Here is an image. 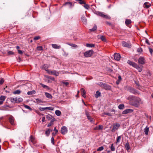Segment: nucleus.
Here are the masks:
<instances>
[{"mask_svg": "<svg viewBox=\"0 0 153 153\" xmlns=\"http://www.w3.org/2000/svg\"><path fill=\"white\" fill-rule=\"evenodd\" d=\"M121 138V136H119L118 137H117V139L116 143H118L119 142Z\"/></svg>", "mask_w": 153, "mask_h": 153, "instance_id": "43", "label": "nucleus"}, {"mask_svg": "<svg viewBox=\"0 0 153 153\" xmlns=\"http://www.w3.org/2000/svg\"><path fill=\"white\" fill-rule=\"evenodd\" d=\"M86 46L87 47H94L95 45L93 44L87 43L86 44Z\"/></svg>", "mask_w": 153, "mask_h": 153, "instance_id": "30", "label": "nucleus"}, {"mask_svg": "<svg viewBox=\"0 0 153 153\" xmlns=\"http://www.w3.org/2000/svg\"><path fill=\"white\" fill-rule=\"evenodd\" d=\"M104 149V148L103 146H101L98 148L97 150L98 151H101L102 150Z\"/></svg>", "mask_w": 153, "mask_h": 153, "instance_id": "49", "label": "nucleus"}, {"mask_svg": "<svg viewBox=\"0 0 153 153\" xmlns=\"http://www.w3.org/2000/svg\"><path fill=\"white\" fill-rule=\"evenodd\" d=\"M104 114L110 116H112V115L109 113H104Z\"/></svg>", "mask_w": 153, "mask_h": 153, "instance_id": "61", "label": "nucleus"}, {"mask_svg": "<svg viewBox=\"0 0 153 153\" xmlns=\"http://www.w3.org/2000/svg\"><path fill=\"white\" fill-rule=\"evenodd\" d=\"M85 114L87 118L91 116L90 115L89 112H88L86 110H85Z\"/></svg>", "mask_w": 153, "mask_h": 153, "instance_id": "44", "label": "nucleus"}, {"mask_svg": "<svg viewBox=\"0 0 153 153\" xmlns=\"http://www.w3.org/2000/svg\"><path fill=\"white\" fill-rule=\"evenodd\" d=\"M98 38H100L101 40L103 41H105L106 39L105 36H102L101 35L98 36Z\"/></svg>", "mask_w": 153, "mask_h": 153, "instance_id": "19", "label": "nucleus"}, {"mask_svg": "<svg viewBox=\"0 0 153 153\" xmlns=\"http://www.w3.org/2000/svg\"><path fill=\"white\" fill-rule=\"evenodd\" d=\"M40 38V37L39 36H35V37L34 38H33V39L34 40H38Z\"/></svg>", "mask_w": 153, "mask_h": 153, "instance_id": "54", "label": "nucleus"}, {"mask_svg": "<svg viewBox=\"0 0 153 153\" xmlns=\"http://www.w3.org/2000/svg\"><path fill=\"white\" fill-rule=\"evenodd\" d=\"M52 131V130L50 129H48V130L46 131L45 134L47 135L48 136L50 134L51 131Z\"/></svg>", "mask_w": 153, "mask_h": 153, "instance_id": "31", "label": "nucleus"}, {"mask_svg": "<svg viewBox=\"0 0 153 153\" xmlns=\"http://www.w3.org/2000/svg\"><path fill=\"white\" fill-rule=\"evenodd\" d=\"M56 114L58 116H60L61 114V112L58 110H56L55 111Z\"/></svg>", "mask_w": 153, "mask_h": 153, "instance_id": "29", "label": "nucleus"}, {"mask_svg": "<svg viewBox=\"0 0 153 153\" xmlns=\"http://www.w3.org/2000/svg\"><path fill=\"white\" fill-rule=\"evenodd\" d=\"M97 28V25H94L93 27L91 29H90V30L91 32L94 31L95 30H96Z\"/></svg>", "mask_w": 153, "mask_h": 153, "instance_id": "32", "label": "nucleus"}, {"mask_svg": "<svg viewBox=\"0 0 153 153\" xmlns=\"http://www.w3.org/2000/svg\"><path fill=\"white\" fill-rule=\"evenodd\" d=\"M52 47L55 49H59L61 48L60 45H59L56 44H52Z\"/></svg>", "mask_w": 153, "mask_h": 153, "instance_id": "16", "label": "nucleus"}, {"mask_svg": "<svg viewBox=\"0 0 153 153\" xmlns=\"http://www.w3.org/2000/svg\"><path fill=\"white\" fill-rule=\"evenodd\" d=\"M18 53L20 54H22L23 53L22 51L20 50H18Z\"/></svg>", "mask_w": 153, "mask_h": 153, "instance_id": "64", "label": "nucleus"}, {"mask_svg": "<svg viewBox=\"0 0 153 153\" xmlns=\"http://www.w3.org/2000/svg\"><path fill=\"white\" fill-rule=\"evenodd\" d=\"M24 107L27 109H29L30 111H31L32 110V108L29 106L27 105H24Z\"/></svg>", "mask_w": 153, "mask_h": 153, "instance_id": "45", "label": "nucleus"}, {"mask_svg": "<svg viewBox=\"0 0 153 153\" xmlns=\"http://www.w3.org/2000/svg\"><path fill=\"white\" fill-rule=\"evenodd\" d=\"M135 97H136L134 96L130 95L129 96L127 99L129 101H131V102L133 101Z\"/></svg>", "mask_w": 153, "mask_h": 153, "instance_id": "15", "label": "nucleus"}, {"mask_svg": "<svg viewBox=\"0 0 153 153\" xmlns=\"http://www.w3.org/2000/svg\"><path fill=\"white\" fill-rule=\"evenodd\" d=\"M54 121V120H52L51 121V122H50L49 124L48 125V127H49L51 126L53 124V122Z\"/></svg>", "mask_w": 153, "mask_h": 153, "instance_id": "46", "label": "nucleus"}, {"mask_svg": "<svg viewBox=\"0 0 153 153\" xmlns=\"http://www.w3.org/2000/svg\"><path fill=\"white\" fill-rule=\"evenodd\" d=\"M63 5H68L70 7H71L73 6L72 3L70 2H66Z\"/></svg>", "mask_w": 153, "mask_h": 153, "instance_id": "20", "label": "nucleus"}, {"mask_svg": "<svg viewBox=\"0 0 153 153\" xmlns=\"http://www.w3.org/2000/svg\"><path fill=\"white\" fill-rule=\"evenodd\" d=\"M95 14L98 16L106 19H110L111 18V17L109 16L105 15V13L103 12L97 11L96 12Z\"/></svg>", "mask_w": 153, "mask_h": 153, "instance_id": "4", "label": "nucleus"}, {"mask_svg": "<svg viewBox=\"0 0 153 153\" xmlns=\"http://www.w3.org/2000/svg\"><path fill=\"white\" fill-rule=\"evenodd\" d=\"M120 125L119 123H114L113 125V127L111 131L112 132L115 131L120 127Z\"/></svg>", "mask_w": 153, "mask_h": 153, "instance_id": "6", "label": "nucleus"}, {"mask_svg": "<svg viewBox=\"0 0 153 153\" xmlns=\"http://www.w3.org/2000/svg\"><path fill=\"white\" fill-rule=\"evenodd\" d=\"M16 99L17 101L16 102V103L20 102H22V101H23L22 98L20 97H19V98L17 97Z\"/></svg>", "mask_w": 153, "mask_h": 153, "instance_id": "35", "label": "nucleus"}, {"mask_svg": "<svg viewBox=\"0 0 153 153\" xmlns=\"http://www.w3.org/2000/svg\"><path fill=\"white\" fill-rule=\"evenodd\" d=\"M146 61L144 57H140L138 59V62L140 64L143 65L146 63Z\"/></svg>", "mask_w": 153, "mask_h": 153, "instance_id": "7", "label": "nucleus"}, {"mask_svg": "<svg viewBox=\"0 0 153 153\" xmlns=\"http://www.w3.org/2000/svg\"><path fill=\"white\" fill-rule=\"evenodd\" d=\"M51 73L52 74L56 76H58L59 74V72L58 71H51Z\"/></svg>", "mask_w": 153, "mask_h": 153, "instance_id": "24", "label": "nucleus"}, {"mask_svg": "<svg viewBox=\"0 0 153 153\" xmlns=\"http://www.w3.org/2000/svg\"><path fill=\"white\" fill-rule=\"evenodd\" d=\"M36 93V91L35 90H33L31 91H28L27 93V94L28 95H31L33 94H34Z\"/></svg>", "mask_w": 153, "mask_h": 153, "instance_id": "27", "label": "nucleus"}, {"mask_svg": "<svg viewBox=\"0 0 153 153\" xmlns=\"http://www.w3.org/2000/svg\"><path fill=\"white\" fill-rule=\"evenodd\" d=\"M94 51L92 50H91L85 52L84 53V55L86 57H90L92 55Z\"/></svg>", "mask_w": 153, "mask_h": 153, "instance_id": "5", "label": "nucleus"}, {"mask_svg": "<svg viewBox=\"0 0 153 153\" xmlns=\"http://www.w3.org/2000/svg\"><path fill=\"white\" fill-rule=\"evenodd\" d=\"M125 107L124 105L123 104H120L118 106V108L120 109H123Z\"/></svg>", "mask_w": 153, "mask_h": 153, "instance_id": "34", "label": "nucleus"}, {"mask_svg": "<svg viewBox=\"0 0 153 153\" xmlns=\"http://www.w3.org/2000/svg\"><path fill=\"white\" fill-rule=\"evenodd\" d=\"M67 128L65 126H63L62 128L61 133L62 134H65L67 132Z\"/></svg>", "mask_w": 153, "mask_h": 153, "instance_id": "9", "label": "nucleus"}, {"mask_svg": "<svg viewBox=\"0 0 153 153\" xmlns=\"http://www.w3.org/2000/svg\"><path fill=\"white\" fill-rule=\"evenodd\" d=\"M40 85L42 86L44 88L46 89L47 90L50 89V88L48 86L45 85L43 84L40 83Z\"/></svg>", "mask_w": 153, "mask_h": 153, "instance_id": "26", "label": "nucleus"}, {"mask_svg": "<svg viewBox=\"0 0 153 153\" xmlns=\"http://www.w3.org/2000/svg\"><path fill=\"white\" fill-rule=\"evenodd\" d=\"M29 142H31L33 144H35L36 142V140L35 138L33 136H31L30 137Z\"/></svg>", "mask_w": 153, "mask_h": 153, "instance_id": "11", "label": "nucleus"}, {"mask_svg": "<svg viewBox=\"0 0 153 153\" xmlns=\"http://www.w3.org/2000/svg\"><path fill=\"white\" fill-rule=\"evenodd\" d=\"M50 67V66L47 64H45L44 65V68L45 70L48 71V68Z\"/></svg>", "mask_w": 153, "mask_h": 153, "instance_id": "38", "label": "nucleus"}, {"mask_svg": "<svg viewBox=\"0 0 153 153\" xmlns=\"http://www.w3.org/2000/svg\"><path fill=\"white\" fill-rule=\"evenodd\" d=\"M133 110L130 109H126L122 112V114H126L129 113H131L133 111Z\"/></svg>", "mask_w": 153, "mask_h": 153, "instance_id": "10", "label": "nucleus"}, {"mask_svg": "<svg viewBox=\"0 0 153 153\" xmlns=\"http://www.w3.org/2000/svg\"><path fill=\"white\" fill-rule=\"evenodd\" d=\"M45 108L46 110H48L51 111H53L54 109V108L51 107H46Z\"/></svg>", "mask_w": 153, "mask_h": 153, "instance_id": "39", "label": "nucleus"}, {"mask_svg": "<svg viewBox=\"0 0 153 153\" xmlns=\"http://www.w3.org/2000/svg\"><path fill=\"white\" fill-rule=\"evenodd\" d=\"M98 130H101L103 129V126L102 125H99L98 127Z\"/></svg>", "mask_w": 153, "mask_h": 153, "instance_id": "52", "label": "nucleus"}, {"mask_svg": "<svg viewBox=\"0 0 153 153\" xmlns=\"http://www.w3.org/2000/svg\"><path fill=\"white\" fill-rule=\"evenodd\" d=\"M4 82V79L2 78H0V84H2Z\"/></svg>", "mask_w": 153, "mask_h": 153, "instance_id": "53", "label": "nucleus"}, {"mask_svg": "<svg viewBox=\"0 0 153 153\" xmlns=\"http://www.w3.org/2000/svg\"><path fill=\"white\" fill-rule=\"evenodd\" d=\"M114 58L115 60L119 61L120 59L121 56L119 53H115L114 54Z\"/></svg>", "mask_w": 153, "mask_h": 153, "instance_id": "8", "label": "nucleus"}, {"mask_svg": "<svg viewBox=\"0 0 153 153\" xmlns=\"http://www.w3.org/2000/svg\"><path fill=\"white\" fill-rule=\"evenodd\" d=\"M137 51L140 52H142V49L140 48H139L137 49Z\"/></svg>", "mask_w": 153, "mask_h": 153, "instance_id": "63", "label": "nucleus"}, {"mask_svg": "<svg viewBox=\"0 0 153 153\" xmlns=\"http://www.w3.org/2000/svg\"><path fill=\"white\" fill-rule=\"evenodd\" d=\"M98 85L102 88L106 90H110L111 89V87L107 84L102 82L98 83Z\"/></svg>", "mask_w": 153, "mask_h": 153, "instance_id": "3", "label": "nucleus"}, {"mask_svg": "<svg viewBox=\"0 0 153 153\" xmlns=\"http://www.w3.org/2000/svg\"><path fill=\"white\" fill-rule=\"evenodd\" d=\"M81 20L84 24H86L87 23V19L84 16H82L81 18Z\"/></svg>", "mask_w": 153, "mask_h": 153, "instance_id": "22", "label": "nucleus"}, {"mask_svg": "<svg viewBox=\"0 0 153 153\" xmlns=\"http://www.w3.org/2000/svg\"><path fill=\"white\" fill-rule=\"evenodd\" d=\"M84 7L87 9H88L89 8V6L88 4H86V3L85 4L83 5Z\"/></svg>", "mask_w": 153, "mask_h": 153, "instance_id": "42", "label": "nucleus"}, {"mask_svg": "<svg viewBox=\"0 0 153 153\" xmlns=\"http://www.w3.org/2000/svg\"><path fill=\"white\" fill-rule=\"evenodd\" d=\"M149 131V128L146 126L144 129V132L146 135H147Z\"/></svg>", "mask_w": 153, "mask_h": 153, "instance_id": "18", "label": "nucleus"}, {"mask_svg": "<svg viewBox=\"0 0 153 153\" xmlns=\"http://www.w3.org/2000/svg\"><path fill=\"white\" fill-rule=\"evenodd\" d=\"M110 149L111 151H114L115 150V148L113 144H112L110 147Z\"/></svg>", "mask_w": 153, "mask_h": 153, "instance_id": "41", "label": "nucleus"}, {"mask_svg": "<svg viewBox=\"0 0 153 153\" xmlns=\"http://www.w3.org/2000/svg\"><path fill=\"white\" fill-rule=\"evenodd\" d=\"M9 120L10 123L12 125H13L14 124V118L13 116H11L10 117Z\"/></svg>", "mask_w": 153, "mask_h": 153, "instance_id": "12", "label": "nucleus"}, {"mask_svg": "<svg viewBox=\"0 0 153 153\" xmlns=\"http://www.w3.org/2000/svg\"><path fill=\"white\" fill-rule=\"evenodd\" d=\"M128 91L130 92L133 94H135L136 92V91L135 89L132 88H130L128 89Z\"/></svg>", "mask_w": 153, "mask_h": 153, "instance_id": "25", "label": "nucleus"}, {"mask_svg": "<svg viewBox=\"0 0 153 153\" xmlns=\"http://www.w3.org/2000/svg\"><path fill=\"white\" fill-rule=\"evenodd\" d=\"M88 120H89L91 123H93L94 121L93 120V119L91 117H88L87 118Z\"/></svg>", "mask_w": 153, "mask_h": 153, "instance_id": "47", "label": "nucleus"}, {"mask_svg": "<svg viewBox=\"0 0 153 153\" xmlns=\"http://www.w3.org/2000/svg\"><path fill=\"white\" fill-rule=\"evenodd\" d=\"M7 54L8 55H11L13 54L14 53L12 51H10L8 52Z\"/></svg>", "mask_w": 153, "mask_h": 153, "instance_id": "50", "label": "nucleus"}, {"mask_svg": "<svg viewBox=\"0 0 153 153\" xmlns=\"http://www.w3.org/2000/svg\"><path fill=\"white\" fill-rule=\"evenodd\" d=\"M143 102V101L140 98L135 97L133 101L131 102V104L135 107H138L140 104H142Z\"/></svg>", "mask_w": 153, "mask_h": 153, "instance_id": "1", "label": "nucleus"}, {"mask_svg": "<svg viewBox=\"0 0 153 153\" xmlns=\"http://www.w3.org/2000/svg\"><path fill=\"white\" fill-rule=\"evenodd\" d=\"M81 94L82 96V97H84V98H85L86 96V91L83 88H82L81 89Z\"/></svg>", "mask_w": 153, "mask_h": 153, "instance_id": "14", "label": "nucleus"}, {"mask_svg": "<svg viewBox=\"0 0 153 153\" xmlns=\"http://www.w3.org/2000/svg\"><path fill=\"white\" fill-rule=\"evenodd\" d=\"M45 95L46 97L48 98L52 99V95L49 93L47 92L45 93Z\"/></svg>", "mask_w": 153, "mask_h": 153, "instance_id": "23", "label": "nucleus"}, {"mask_svg": "<svg viewBox=\"0 0 153 153\" xmlns=\"http://www.w3.org/2000/svg\"><path fill=\"white\" fill-rule=\"evenodd\" d=\"M125 146V147L126 149L127 150H128L130 148L128 142H127L126 143Z\"/></svg>", "mask_w": 153, "mask_h": 153, "instance_id": "37", "label": "nucleus"}, {"mask_svg": "<svg viewBox=\"0 0 153 153\" xmlns=\"http://www.w3.org/2000/svg\"><path fill=\"white\" fill-rule=\"evenodd\" d=\"M149 52L150 53L151 55H152V54L153 52V51L152 49L151 48H149Z\"/></svg>", "mask_w": 153, "mask_h": 153, "instance_id": "58", "label": "nucleus"}, {"mask_svg": "<svg viewBox=\"0 0 153 153\" xmlns=\"http://www.w3.org/2000/svg\"><path fill=\"white\" fill-rule=\"evenodd\" d=\"M21 92V91L19 90H16V91H13V93L14 94H20Z\"/></svg>", "mask_w": 153, "mask_h": 153, "instance_id": "28", "label": "nucleus"}, {"mask_svg": "<svg viewBox=\"0 0 153 153\" xmlns=\"http://www.w3.org/2000/svg\"><path fill=\"white\" fill-rule=\"evenodd\" d=\"M62 83L65 85L66 86H67L69 85V83L67 82H62Z\"/></svg>", "mask_w": 153, "mask_h": 153, "instance_id": "57", "label": "nucleus"}, {"mask_svg": "<svg viewBox=\"0 0 153 153\" xmlns=\"http://www.w3.org/2000/svg\"><path fill=\"white\" fill-rule=\"evenodd\" d=\"M122 45L125 47H127L128 48H131V46L130 44L125 42H122Z\"/></svg>", "mask_w": 153, "mask_h": 153, "instance_id": "13", "label": "nucleus"}, {"mask_svg": "<svg viewBox=\"0 0 153 153\" xmlns=\"http://www.w3.org/2000/svg\"><path fill=\"white\" fill-rule=\"evenodd\" d=\"M145 42L146 43H147L148 45H150L149 42V40H148V39H146V41H145Z\"/></svg>", "mask_w": 153, "mask_h": 153, "instance_id": "56", "label": "nucleus"}, {"mask_svg": "<svg viewBox=\"0 0 153 153\" xmlns=\"http://www.w3.org/2000/svg\"><path fill=\"white\" fill-rule=\"evenodd\" d=\"M51 143L53 144H54V139L53 137L51 138Z\"/></svg>", "mask_w": 153, "mask_h": 153, "instance_id": "55", "label": "nucleus"}, {"mask_svg": "<svg viewBox=\"0 0 153 153\" xmlns=\"http://www.w3.org/2000/svg\"><path fill=\"white\" fill-rule=\"evenodd\" d=\"M5 98H6L4 96H1L0 97V100L1 101H2V102H3L5 100Z\"/></svg>", "mask_w": 153, "mask_h": 153, "instance_id": "40", "label": "nucleus"}, {"mask_svg": "<svg viewBox=\"0 0 153 153\" xmlns=\"http://www.w3.org/2000/svg\"><path fill=\"white\" fill-rule=\"evenodd\" d=\"M131 23V21L130 19H127L125 21V24L126 25H128Z\"/></svg>", "mask_w": 153, "mask_h": 153, "instance_id": "36", "label": "nucleus"}, {"mask_svg": "<svg viewBox=\"0 0 153 153\" xmlns=\"http://www.w3.org/2000/svg\"><path fill=\"white\" fill-rule=\"evenodd\" d=\"M79 3L81 4H84L85 3V2L84 1H82V0L79 2Z\"/></svg>", "mask_w": 153, "mask_h": 153, "instance_id": "59", "label": "nucleus"}, {"mask_svg": "<svg viewBox=\"0 0 153 153\" xmlns=\"http://www.w3.org/2000/svg\"><path fill=\"white\" fill-rule=\"evenodd\" d=\"M17 97L15 98H11L10 99L11 101L13 103H16L17 101Z\"/></svg>", "mask_w": 153, "mask_h": 153, "instance_id": "33", "label": "nucleus"}, {"mask_svg": "<svg viewBox=\"0 0 153 153\" xmlns=\"http://www.w3.org/2000/svg\"><path fill=\"white\" fill-rule=\"evenodd\" d=\"M52 118V116L51 115H47L46 116L47 119L48 120H50Z\"/></svg>", "mask_w": 153, "mask_h": 153, "instance_id": "51", "label": "nucleus"}, {"mask_svg": "<svg viewBox=\"0 0 153 153\" xmlns=\"http://www.w3.org/2000/svg\"><path fill=\"white\" fill-rule=\"evenodd\" d=\"M36 101L37 102H42V101L41 100L39 99H36Z\"/></svg>", "mask_w": 153, "mask_h": 153, "instance_id": "60", "label": "nucleus"}, {"mask_svg": "<svg viewBox=\"0 0 153 153\" xmlns=\"http://www.w3.org/2000/svg\"><path fill=\"white\" fill-rule=\"evenodd\" d=\"M127 63L130 65L132 66L135 68L137 69L139 72H141L142 71V69L141 68L139 65H137L135 62H132L130 60H128L127 61Z\"/></svg>", "mask_w": 153, "mask_h": 153, "instance_id": "2", "label": "nucleus"}, {"mask_svg": "<svg viewBox=\"0 0 153 153\" xmlns=\"http://www.w3.org/2000/svg\"><path fill=\"white\" fill-rule=\"evenodd\" d=\"M101 93L99 92L98 91H97L96 92V94H95V97L96 98H98L100 96Z\"/></svg>", "mask_w": 153, "mask_h": 153, "instance_id": "21", "label": "nucleus"}, {"mask_svg": "<svg viewBox=\"0 0 153 153\" xmlns=\"http://www.w3.org/2000/svg\"><path fill=\"white\" fill-rule=\"evenodd\" d=\"M39 109L41 111H44V110H46V109L45 108H45L40 107Z\"/></svg>", "mask_w": 153, "mask_h": 153, "instance_id": "62", "label": "nucleus"}, {"mask_svg": "<svg viewBox=\"0 0 153 153\" xmlns=\"http://www.w3.org/2000/svg\"><path fill=\"white\" fill-rule=\"evenodd\" d=\"M151 6V4L149 3L148 2H145L144 4V7L147 8H148Z\"/></svg>", "mask_w": 153, "mask_h": 153, "instance_id": "17", "label": "nucleus"}, {"mask_svg": "<svg viewBox=\"0 0 153 153\" xmlns=\"http://www.w3.org/2000/svg\"><path fill=\"white\" fill-rule=\"evenodd\" d=\"M37 49L39 51H40L43 50V48L42 46H38L37 47Z\"/></svg>", "mask_w": 153, "mask_h": 153, "instance_id": "48", "label": "nucleus"}]
</instances>
